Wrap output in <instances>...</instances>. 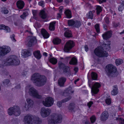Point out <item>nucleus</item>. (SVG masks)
I'll return each instance as SVG.
<instances>
[{"mask_svg": "<svg viewBox=\"0 0 124 124\" xmlns=\"http://www.w3.org/2000/svg\"><path fill=\"white\" fill-rule=\"evenodd\" d=\"M10 51V47L6 46H3L0 47V55L4 56L9 52Z\"/></svg>", "mask_w": 124, "mask_h": 124, "instance_id": "9d476101", "label": "nucleus"}, {"mask_svg": "<svg viewBox=\"0 0 124 124\" xmlns=\"http://www.w3.org/2000/svg\"><path fill=\"white\" fill-rule=\"evenodd\" d=\"M25 32H27L29 34L31 35H32L33 34V33L31 32L30 31V30H27L25 31Z\"/></svg>", "mask_w": 124, "mask_h": 124, "instance_id": "680f3d73", "label": "nucleus"}, {"mask_svg": "<svg viewBox=\"0 0 124 124\" xmlns=\"http://www.w3.org/2000/svg\"><path fill=\"white\" fill-rule=\"evenodd\" d=\"M74 70L75 71V73L76 74L78 71V68L77 67H75L74 68Z\"/></svg>", "mask_w": 124, "mask_h": 124, "instance_id": "69168bd1", "label": "nucleus"}, {"mask_svg": "<svg viewBox=\"0 0 124 124\" xmlns=\"http://www.w3.org/2000/svg\"><path fill=\"white\" fill-rule=\"evenodd\" d=\"M91 122L92 123H94L96 121V117L95 116H92L90 118Z\"/></svg>", "mask_w": 124, "mask_h": 124, "instance_id": "49530a36", "label": "nucleus"}, {"mask_svg": "<svg viewBox=\"0 0 124 124\" xmlns=\"http://www.w3.org/2000/svg\"><path fill=\"white\" fill-rule=\"evenodd\" d=\"M6 26L3 24H1L0 25V30L4 29L6 27Z\"/></svg>", "mask_w": 124, "mask_h": 124, "instance_id": "4d7b16f0", "label": "nucleus"}, {"mask_svg": "<svg viewBox=\"0 0 124 124\" xmlns=\"http://www.w3.org/2000/svg\"><path fill=\"white\" fill-rule=\"evenodd\" d=\"M110 42H109L107 44H103V45H104V49H106L107 50V49L109 50L110 48Z\"/></svg>", "mask_w": 124, "mask_h": 124, "instance_id": "79ce46f5", "label": "nucleus"}, {"mask_svg": "<svg viewBox=\"0 0 124 124\" xmlns=\"http://www.w3.org/2000/svg\"><path fill=\"white\" fill-rule=\"evenodd\" d=\"M96 12L97 15L100 14V13L102 11V8L100 6H97L96 8Z\"/></svg>", "mask_w": 124, "mask_h": 124, "instance_id": "4c0bfd02", "label": "nucleus"}, {"mask_svg": "<svg viewBox=\"0 0 124 124\" xmlns=\"http://www.w3.org/2000/svg\"><path fill=\"white\" fill-rule=\"evenodd\" d=\"M37 43L36 37L33 36H29L25 41V44L27 46L31 47L34 46Z\"/></svg>", "mask_w": 124, "mask_h": 124, "instance_id": "0eeeda50", "label": "nucleus"}, {"mask_svg": "<svg viewBox=\"0 0 124 124\" xmlns=\"http://www.w3.org/2000/svg\"><path fill=\"white\" fill-rule=\"evenodd\" d=\"M105 70L107 75L109 77H115L118 74L116 71V67L112 64L107 65L106 67Z\"/></svg>", "mask_w": 124, "mask_h": 124, "instance_id": "7ed1b4c3", "label": "nucleus"}, {"mask_svg": "<svg viewBox=\"0 0 124 124\" xmlns=\"http://www.w3.org/2000/svg\"><path fill=\"white\" fill-rule=\"evenodd\" d=\"M93 16V14L92 13V12L91 11L89 12L86 15V17L89 19H92Z\"/></svg>", "mask_w": 124, "mask_h": 124, "instance_id": "c9c22d12", "label": "nucleus"}, {"mask_svg": "<svg viewBox=\"0 0 124 124\" xmlns=\"http://www.w3.org/2000/svg\"><path fill=\"white\" fill-rule=\"evenodd\" d=\"M20 63V61L18 57L15 55H12L6 58V60L4 62L3 65L16 66L19 65Z\"/></svg>", "mask_w": 124, "mask_h": 124, "instance_id": "f03ea898", "label": "nucleus"}, {"mask_svg": "<svg viewBox=\"0 0 124 124\" xmlns=\"http://www.w3.org/2000/svg\"><path fill=\"white\" fill-rule=\"evenodd\" d=\"M91 75L92 79L93 80L97 79V75L96 73L94 72H92L91 74Z\"/></svg>", "mask_w": 124, "mask_h": 124, "instance_id": "e433bc0d", "label": "nucleus"}, {"mask_svg": "<svg viewBox=\"0 0 124 124\" xmlns=\"http://www.w3.org/2000/svg\"><path fill=\"white\" fill-rule=\"evenodd\" d=\"M59 67L61 70H62L66 66L61 62H58Z\"/></svg>", "mask_w": 124, "mask_h": 124, "instance_id": "f704fd0d", "label": "nucleus"}, {"mask_svg": "<svg viewBox=\"0 0 124 124\" xmlns=\"http://www.w3.org/2000/svg\"><path fill=\"white\" fill-rule=\"evenodd\" d=\"M108 112L106 111L103 112L101 114L100 119L101 121H106L108 118Z\"/></svg>", "mask_w": 124, "mask_h": 124, "instance_id": "dca6fc26", "label": "nucleus"}, {"mask_svg": "<svg viewBox=\"0 0 124 124\" xmlns=\"http://www.w3.org/2000/svg\"><path fill=\"white\" fill-rule=\"evenodd\" d=\"M66 80V78L64 77H62L60 78L58 80L59 85L60 87L64 86V83Z\"/></svg>", "mask_w": 124, "mask_h": 124, "instance_id": "2eb2a0df", "label": "nucleus"}, {"mask_svg": "<svg viewBox=\"0 0 124 124\" xmlns=\"http://www.w3.org/2000/svg\"><path fill=\"white\" fill-rule=\"evenodd\" d=\"M116 63L117 66L122 64L123 62L122 61V60L118 59H116Z\"/></svg>", "mask_w": 124, "mask_h": 124, "instance_id": "de8ad7c7", "label": "nucleus"}, {"mask_svg": "<svg viewBox=\"0 0 124 124\" xmlns=\"http://www.w3.org/2000/svg\"><path fill=\"white\" fill-rule=\"evenodd\" d=\"M49 62L53 64H56L57 62V60L54 57L52 58L49 59Z\"/></svg>", "mask_w": 124, "mask_h": 124, "instance_id": "72a5a7b5", "label": "nucleus"}, {"mask_svg": "<svg viewBox=\"0 0 124 124\" xmlns=\"http://www.w3.org/2000/svg\"><path fill=\"white\" fill-rule=\"evenodd\" d=\"M55 23V22H53L50 23L49 26V29L51 31H53L54 30V24Z\"/></svg>", "mask_w": 124, "mask_h": 124, "instance_id": "bb28decb", "label": "nucleus"}, {"mask_svg": "<svg viewBox=\"0 0 124 124\" xmlns=\"http://www.w3.org/2000/svg\"><path fill=\"white\" fill-rule=\"evenodd\" d=\"M104 21L105 23L107 24H108L109 23V19L108 17H106L104 19Z\"/></svg>", "mask_w": 124, "mask_h": 124, "instance_id": "5fc2aeb1", "label": "nucleus"}, {"mask_svg": "<svg viewBox=\"0 0 124 124\" xmlns=\"http://www.w3.org/2000/svg\"><path fill=\"white\" fill-rule=\"evenodd\" d=\"M16 5L17 7L20 9H23L24 7V3L23 1L19 0L16 2Z\"/></svg>", "mask_w": 124, "mask_h": 124, "instance_id": "4be33fe9", "label": "nucleus"}, {"mask_svg": "<svg viewBox=\"0 0 124 124\" xmlns=\"http://www.w3.org/2000/svg\"><path fill=\"white\" fill-rule=\"evenodd\" d=\"M41 32L44 38H47L49 37V34L44 29H42L41 30Z\"/></svg>", "mask_w": 124, "mask_h": 124, "instance_id": "5701e85b", "label": "nucleus"}, {"mask_svg": "<svg viewBox=\"0 0 124 124\" xmlns=\"http://www.w3.org/2000/svg\"><path fill=\"white\" fill-rule=\"evenodd\" d=\"M99 2L100 3H103V2H106V0H99Z\"/></svg>", "mask_w": 124, "mask_h": 124, "instance_id": "338daca9", "label": "nucleus"}, {"mask_svg": "<svg viewBox=\"0 0 124 124\" xmlns=\"http://www.w3.org/2000/svg\"><path fill=\"white\" fill-rule=\"evenodd\" d=\"M118 93L117 87L116 85H115L113 86V90L111 92V94L113 95H117Z\"/></svg>", "mask_w": 124, "mask_h": 124, "instance_id": "b1692460", "label": "nucleus"}, {"mask_svg": "<svg viewBox=\"0 0 124 124\" xmlns=\"http://www.w3.org/2000/svg\"><path fill=\"white\" fill-rule=\"evenodd\" d=\"M54 100L51 97H47L45 99V101H43L42 103L43 105L46 107H50L53 104Z\"/></svg>", "mask_w": 124, "mask_h": 124, "instance_id": "ddd939ff", "label": "nucleus"}, {"mask_svg": "<svg viewBox=\"0 0 124 124\" xmlns=\"http://www.w3.org/2000/svg\"><path fill=\"white\" fill-rule=\"evenodd\" d=\"M63 8V7L62 6H61L59 8V9H60L59 10V12H60V14L62 12V9Z\"/></svg>", "mask_w": 124, "mask_h": 124, "instance_id": "774afa93", "label": "nucleus"}, {"mask_svg": "<svg viewBox=\"0 0 124 124\" xmlns=\"http://www.w3.org/2000/svg\"><path fill=\"white\" fill-rule=\"evenodd\" d=\"M75 21L72 20H69L68 21V23L69 26H72L74 25L75 23Z\"/></svg>", "mask_w": 124, "mask_h": 124, "instance_id": "37998d69", "label": "nucleus"}, {"mask_svg": "<svg viewBox=\"0 0 124 124\" xmlns=\"http://www.w3.org/2000/svg\"><path fill=\"white\" fill-rule=\"evenodd\" d=\"M29 92L30 95L31 96L38 99L42 98V96L39 94L37 91L33 87L30 88Z\"/></svg>", "mask_w": 124, "mask_h": 124, "instance_id": "9b49d317", "label": "nucleus"}, {"mask_svg": "<svg viewBox=\"0 0 124 124\" xmlns=\"http://www.w3.org/2000/svg\"><path fill=\"white\" fill-rule=\"evenodd\" d=\"M119 24V23H114L113 24V26L114 27H116L118 26Z\"/></svg>", "mask_w": 124, "mask_h": 124, "instance_id": "e2e57ef3", "label": "nucleus"}, {"mask_svg": "<svg viewBox=\"0 0 124 124\" xmlns=\"http://www.w3.org/2000/svg\"><path fill=\"white\" fill-rule=\"evenodd\" d=\"M71 98V96H69L67 98H66L64 99H63L61 101H59L57 102V105L59 107H61L62 106V103H64L70 100Z\"/></svg>", "mask_w": 124, "mask_h": 124, "instance_id": "f3484780", "label": "nucleus"}, {"mask_svg": "<svg viewBox=\"0 0 124 124\" xmlns=\"http://www.w3.org/2000/svg\"><path fill=\"white\" fill-rule=\"evenodd\" d=\"M24 122L25 124H32L34 122L33 117L31 115H28L24 118Z\"/></svg>", "mask_w": 124, "mask_h": 124, "instance_id": "4468645a", "label": "nucleus"}, {"mask_svg": "<svg viewBox=\"0 0 124 124\" xmlns=\"http://www.w3.org/2000/svg\"><path fill=\"white\" fill-rule=\"evenodd\" d=\"M75 107V104L73 103L70 104L68 109L70 111H74V109Z\"/></svg>", "mask_w": 124, "mask_h": 124, "instance_id": "7c9ffc66", "label": "nucleus"}, {"mask_svg": "<svg viewBox=\"0 0 124 124\" xmlns=\"http://www.w3.org/2000/svg\"><path fill=\"white\" fill-rule=\"evenodd\" d=\"M71 89V87H69L65 90L63 93V95L66 96H68L69 95L70 93H69V90Z\"/></svg>", "mask_w": 124, "mask_h": 124, "instance_id": "58836bf2", "label": "nucleus"}, {"mask_svg": "<svg viewBox=\"0 0 124 124\" xmlns=\"http://www.w3.org/2000/svg\"><path fill=\"white\" fill-rule=\"evenodd\" d=\"M38 4L39 5L41 6L42 7H43L44 6V1H41L39 2Z\"/></svg>", "mask_w": 124, "mask_h": 124, "instance_id": "6e6d98bb", "label": "nucleus"}, {"mask_svg": "<svg viewBox=\"0 0 124 124\" xmlns=\"http://www.w3.org/2000/svg\"><path fill=\"white\" fill-rule=\"evenodd\" d=\"M115 119L118 120L119 122L120 123V124H124V119L122 118H117L116 117Z\"/></svg>", "mask_w": 124, "mask_h": 124, "instance_id": "c03bdc74", "label": "nucleus"}, {"mask_svg": "<svg viewBox=\"0 0 124 124\" xmlns=\"http://www.w3.org/2000/svg\"><path fill=\"white\" fill-rule=\"evenodd\" d=\"M124 8V1H123L121 3L118 8V9L119 11H122Z\"/></svg>", "mask_w": 124, "mask_h": 124, "instance_id": "ea45409f", "label": "nucleus"}, {"mask_svg": "<svg viewBox=\"0 0 124 124\" xmlns=\"http://www.w3.org/2000/svg\"><path fill=\"white\" fill-rule=\"evenodd\" d=\"M26 101L28 103V106L31 107L32 106L34 102L33 100L30 98L27 99Z\"/></svg>", "mask_w": 124, "mask_h": 124, "instance_id": "c85d7f7f", "label": "nucleus"}, {"mask_svg": "<svg viewBox=\"0 0 124 124\" xmlns=\"http://www.w3.org/2000/svg\"><path fill=\"white\" fill-rule=\"evenodd\" d=\"M34 26L35 28H36V26H38V27H39L40 26V25L38 23L36 22L35 23V24L34 25Z\"/></svg>", "mask_w": 124, "mask_h": 124, "instance_id": "052dcab7", "label": "nucleus"}, {"mask_svg": "<svg viewBox=\"0 0 124 124\" xmlns=\"http://www.w3.org/2000/svg\"><path fill=\"white\" fill-rule=\"evenodd\" d=\"M67 18H70L71 17V11L69 10H66L64 12Z\"/></svg>", "mask_w": 124, "mask_h": 124, "instance_id": "2f4dec72", "label": "nucleus"}, {"mask_svg": "<svg viewBox=\"0 0 124 124\" xmlns=\"http://www.w3.org/2000/svg\"><path fill=\"white\" fill-rule=\"evenodd\" d=\"M28 15V13L27 12H24L22 15L20 16V17L23 19H24Z\"/></svg>", "mask_w": 124, "mask_h": 124, "instance_id": "a19ab883", "label": "nucleus"}, {"mask_svg": "<svg viewBox=\"0 0 124 124\" xmlns=\"http://www.w3.org/2000/svg\"><path fill=\"white\" fill-rule=\"evenodd\" d=\"M53 41L54 44L57 45L61 42V40L59 39L56 38L54 39Z\"/></svg>", "mask_w": 124, "mask_h": 124, "instance_id": "473e14b6", "label": "nucleus"}, {"mask_svg": "<svg viewBox=\"0 0 124 124\" xmlns=\"http://www.w3.org/2000/svg\"><path fill=\"white\" fill-rule=\"evenodd\" d=\"M88 84L89 86L91 89L92 93L94 94H97L99 91L98 88L101 86V85L98 82H91L89 80H88Z\"/></svg>", "mask_w": 124, "mask_h": 124, "instance_id": "423d86ee", "label": "nucleus"}, {"mask_svg": "<svg viewBox=\"0 0 124 124\" xmlns=\"http://www.w3.org/2000/svg\"><path fill=\"white\" fill-rule=\"evenodd\" d=\"M32 13L33 16H36L37 15V11L35 10H33L32 11Z\"/></svg>", "mask_w": 124, "mask_h": 124, "instance_id": "0e129e2a", "label": "nucleus"}, {"mask_svg": "<svg viewBox=\"0 0 124 124\" xmlns=\"http://www.w3.org/2000/svg\"><path fill=\"white\" fill-rule=\"evenodd\" d=\"M62 119L61 115L54 113L51 115V119L48 120V123L49 124H57L61 122Z\"/></svg>", "mask_w": 124, "mask_h": 124, "instance_id": "39448f33", "label": "nucleus"}, {"mask_svg": "<svg viewBox=\"0 0 124 124\" xmlns=\"http://www.w3.org/2000/svg\"><path fill=\"white\" fill-rule=\"evenodd\" d=\"M77 63V59L74 58H72L69 62V63L70 64L73 65H76Z\"/></svg>", "mask_w": 124, "mask_h": 124, "instance_id": "cd10ccee", "label": "nucleus"}, {"mask_svg": "<svg viewBox=\"0 0 124 124\" xmlns=\"http://www.w3.org/2000/svg\"><path fill=\"white\" fill-rule=\"evenodd\" d=\"M95 28L97 33H99L100 31L99 25L98 23L96 24L95 25Z\"/></svg>", "mask_w": 124, "mask_h": 124, "instance_id": "09e8293b", "label": "nucleus"}, {"mask_svg": "<svg viewBox=\"0 0 124 124\" xmlns=\"http://www.w3.org/2000/svg\"><path fill=\"white\" fill-rule=\"evenodd\" d=\"M33 120L34 123L37 124H39L41 122V120L38 117H33Z\"/></svg>", "mask_w": 124, "mask_h": 124, "instance_id": "c756f323", "label": "nucleus"}, {"mask_svg": "<svg viewBox=\"0 0 124 124\" xmlns=\"http://www.w3.org/2000/svg\"><path fill=\"white\" fill-rule=\"evenodd\" d=\"M51 112V111L50 109L42 108H41L40 113L42 117L44 118L48 116Z\"/></svg>", "mask_w": 124, "mask_h": 124, "instance_id": "f8f14e48", "label": "nucleus"}, {"mask_svg": "<svg viewBox=\"0 0 124 124\" xmlns=\"http://www.w3.org/2000/svg\"><path fill=\"white\" fill-rule=\"evenodd\" d=\"M63 71V73L66 76H68L71 75V71L70 68L68 66H66L62 70Z\"/></svg>", "mask_w": 124, "mask_h": 124, "instance_id": "6ab92c4d", "label": "nucleus"}, {"mask_svg": "<svg viewBox=\"0 0 124 124\" xmlns=\"http://www.w3.org/2000/svg\"><path fill=\"white\" fill-rule=\"evenodd\" d=\"M39 16L42 19H45L46 18L47 16L45 12L43 10L41 11L39 14Z\"/></svg>", "mask_w": 124, "mask_h": 124, "instance_id": "393cba45", "label": "nucleus"}, {"mask_svg": "<svg viewBox=\"0 0 124 124\" xmlns=\"http://www.w3.org/2000/svg\"><path fill=\"white\" fill-rule=\"evenodd\" d=\"M31 79L34 84L39 87L44 85L46 81V78L45 76L38 73H35L33 75Z\"/></svg>", "mask_w": 124, "mask_h": 124, "instance_id": "f257e3e1", "label": "nucleus"}, {"mask_svg": "<svg viewBox=\"0 0 124 124\" xmlns=\"http://www.w3.org/2000/svg\"><path fill=\"white\" fill-rule=\"evenodd\" d=\"M111 31H109L106 32L102 35L103 39L107 40L110 38L112 36Z\"/></svg>", "mask_w": 124, "mask_h": 124, "instance_id": "aec40b11", "label": "nucleus"}, {"mask_svg": "<svg viewBox=\"0 0 124 124\" xmlns=\"http://www.w3.org/2000/svg\"><path fill=\"white\" fill-rule=\"evenodd\" d=\"M21 54L24 57H26L30 55L31 53L29 50L24 49L22 51Z\"/></svg>", "mask_w": 124, "mask_h": 124, "instance_id": "412c9836", "label": "nucleus"}, {"mask_svg": "<svg viewBox=\"0 0 124 124\" xmlns=\"http://www.w3.org/2000/svg\"><path fill=\"white\" fill-rule=\"evenodd\" d=\"M103 50V48L101 47L96 48L94 51V53L92 54L93 57L95 59H97V56L101 57H107L108 55V53Z\"/></svg>", "mask_w": 124, "mask_h": 124, "instance_id": "20e7f679", "label": "nucleus"}, {"mask_svg": "<svg viewBox=\"0 0 124 124\" xmlns=\"http://www.w3.org/2000/svg\"><path fill=\"white\" fill-rule=\"evenodd\" d=\"M15 36L14 34H13L10 36V38L11 39V40L14 42H15L16 41V40L15 39Z\"/></svg>", "mask_w": 124, "mask_h": 124, "instance_id": "864d4df0", "label": "nucleus"}, {"mask_svg": "<svg viewBox=\"0 0 124 124\" xmlns=\"http://www.w3.org/2000/svg\"><path fill=\"white\" fill-rule=\"evenodd\" d=\"M8 112L10 115H14L16 116H19L21 113L20 108L17 106H14L10 108L8 110Z\"/></svg>", "mask_w": 124, "mask_h": 124, "instance_id": "6e6552de", "label": "nucleus"}, {"mask_svg": "<svg viewBox=\"0 0 124 124\" xmlns=\"http://www.w3.org/2000/svg\"><path fill=\"white\" fill-rule=\"evenodd\" d=\"M70 57H67L65 59V61L66 62H67L69 60H70Z\"/></svg>", "mask_w": 124, "mask_h": 124, "instance_id": "bf43d9fd", "label": "nucleus"}, {"mask_svg": "<svg viewBox=\"0 0 124 124\" xmlns=\"http://www.w3.org/2000/svg\"><path fill=\"white\" fill-rule=\"evenodd\" d=\"M33 54L35 57L37 59H39L41 58V56L39 51L34 52Z\"/></svg>", "mask_w": 124, "mask_h": 124, "instance_id": "a878e982", "label": "nucleus"}, {"mask_svg": "<svg viewBox=\"0 0 124 124\" xmlns=\"http://www.w3.org/2000/svg\"><path fill=\"white\" fill-rule=\"evenodd\" d=\"M64 30L65 31L64 35L67 38H69L72 37V32L70 30L65 28H64Z\"/></svg>", "mask_w": 124, "mask_h": 124, "instance_id": "a211bd4d", "label": "nucleus"}, {"mask_svg": "<svg viewBox=\"0 0 124 124\" xmlns=\"http://www.w3.org/2000/svg\"><path fill=\"white\" fill-rule=\"evenodd\" d=\"M74 42L72 41L69 40L67 41L63 49L64 51L66 52H68L74 46Z\"/></svg>", "mask_w": 124, "mask_h": 124, "instance_id": "1a4fd4ad", "label": "nucleus"}, {"mask_svg": "<svg viewBox=\"0 0 124 124\" xmlns=\"http://www.w3.org/2000/svg\"><path fill=\"white\" fill-rule=\"evenodd\" d=\"M93 104V102L92 101H90L88 103L87 105L89 106V108H90L91 107Z\"/></svg>", "mask_w": 124, "mask_h": 124, "instance_id": "13d9d810", "label": "nucleus"}, {"mask_svg": "<svg viewBox=\"0 0 124 124\" xmlns=\"http://www.w3.org/2000/svg\"><path fill=\"white\" fill-rule=\"evenodd\" d=\"M74 24L75 27L78 28L81 25V23L79 21L76 20L75 21Z\"/></svg>", "mask_w": 124, "mask_h": 124, "instance_id": "a18cd8bd", "label": "nucleus"}, {"mask_svg": "<svg viewBox=\"0 0 124 124\" xmlns=\"http://www.w3.org/2000/svg\"><path fill=\"white\" fill-rule=\"evenodd\" d=\"M4 30H6L7 32H9L11 31L10 28L8 26H6Z\"/></svg>", "mask_w": 124, "mask_h": 124, "instance_id": "603ef678", "label": "nucleus"}, {"mask_svg": "<svg viewBox=\"0 0 124 124\" xmlns=\"http://www.w3.org/2000/svg\"><path fill=\"white\" fill-rule=\"evenodd\" d=\"M10 82V80L8 79H5L3 82V83L4 85H8Z\"/></svg>", "mask_w": 124, "mask_h": 124, "instance_id": "8fccbe9b", "label": "nucleus"}, {"mask_svg": "<svg viewBox=\"0 0 124 124\" xmlns=\"http://www.w3.org/2000/svg\"><path fill=\"white\" fill-rule=\"evenodd\" d=\"M106 103L108 105H109L111 103V101L110 98H107L106 100Z\"/></svg>", "mask_w": 124, "mask_h": 124, "instance_id": "3c124183", "label": "nucleus"}]
</instances>
